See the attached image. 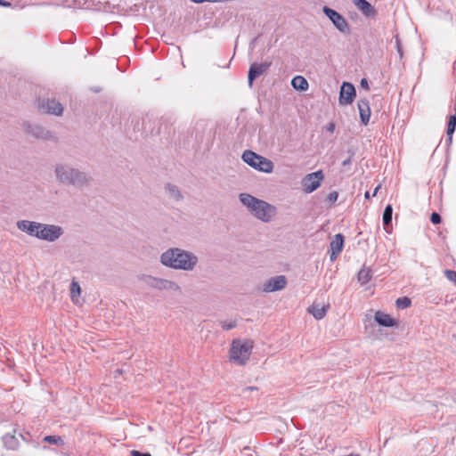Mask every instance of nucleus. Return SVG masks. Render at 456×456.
I'll list each match as a JSON object with an SVG mask.
<instances>
[{
	"label": "nucleus",
	"instance_id": "nucleus-44",
	"mask_svg": "<svg viewBox=\"0 0 456 456\" xmlns=\"http://www.w3.org/2000/svg\"><path fill=\"white\" fill-rule=\"evenodd\" d=\"M379 189V186H378V187H376V188H375V190H374V191H373L372 196H375V195L377 194V192H378Z\"/></svg>",
	"mask_w": 456,
	"mask_h": 456
},
{
	"label": "nucleus",
	"instance_id": "nucleus-5",
	"mask_svg": "<svg viewBox=\"0 0 456 456\" xmlns=\"http://www.w3.org/2000/svg\"><path fill=\"white\" fill-rule=\"evenodd\" d=\"M322 12L340 33L350 34L349 23L342 14L326 5L323 6Z\"/></svg>",
	"mask_w": 456,
	"mask_h": 456
},
{
	"label": "nucleus",
	"instance_id": "nucleus-6",
	"mask_svg": "<svg viewBox=\"0 0 456 456\" xmlns=\"http://www.w3.org/2000/svg\"><path fill=\"white\" fill-rule=\"evenodd\" d=\"M63 232L64 231L62 227L59 225L41 223L38 239L49 242H54L62 236Z\"/></svg>",
	"mask_w": 456,
	"mask_h": 456
},
{
	"label": "nucleus",
	"instance_id": "nucleus-25",
	"mask_svg": "<svg viewBox=\"0 0 456 456\" xmlns=\"http://www.w3.org/2000/svg\"><path fill=\"white\" fill-rule=\"evenodd\" d=\"M239 199H240V201L247 207V208L248 209L250 208V206L253 204V203H257V200L259 199L252 196L251 194H248V193H240L239 195Z\"/></svg>",
	"mask_w": 456,
	"mask_h": 456
},
{
	"label": "nucleus",
	"instance_id": "nucleus-39",
	"mask_svg": "<svg viewBox=\"0 0 456 456\" xmlns=\"http://www.w3.org/2000/svg\"><path fill=\"white\" fill-rule=\"evenodd\" d=\"M351 162H352V156H349L348 158H346V159H344L342 161V166L343 167L348 166L351 164Z\"/></svg>",
	"mask_w": 456,
	"mask_h": 456
},
{
	"label": "nucleus",
	"instance_id": "nucleus-16",
	"mask_svg": "<svg viewBox=\"0 0 456 456\" xmlns=\"http://www.w3.org/2000/svg\"><path fill=\"white\" fill-rule=\"evenodd\" d=\"M344 247V236L338 233L334 236L330 243V259L331 262L335 261L341 253Z\"/></svg>",
	"mask_w": 456,
	"mask_h": 456
},
{
	"label": "nucleus",
	"instance_id": "nucleus-29",
	"mask_svg": "<svg viewBox=\"0 0 456 456\" xmlns=\"http://www.w3.org/2000/svg\"><path fill=\"white\" fill-rule=\"evenodd\" d=\"M81 288L77 281H72L70 284V297L73 302H76L77 297L80 295Z\"/></svg>",
	"mask_w": 456,
	"mask_h": 456
},
{
	"label": "nucleus",
	"instance_id": "nucleus-19",
	"mask_svg": "<svg viewBox=\"0 0 456 456\" xmlns=\"http://www.w3.org/2000/svg\"><path fill=\"white\" fill-rule=\"evenodd\" d=\"M374 320L382 327L389 328L396 325L395 320L391 318L389 314L380 311L375 313Z\"/></svg>",
	"mask_w": 456,
	"mask_h": 456
},
{
	"label": "nucleus",
	"instance_id": "nucleus-35",
	"mask_svg": "<svg viewBox=\"0 0 456 456\" xmlns=\"http://www.w3.org/2000/svg\"><path fill=\"white\" fill-rule=\"evenodd\" d=\"M338 198V193L335 191L330 192L327 196V200L330 203H334L337 201Z\"/></svg>",
	"mask_w": 456,
	"mask_h": 456
},
{
	"label": "nucleus",
	"instance_id": "nucleus-28",
	"mask_svg": "<svg viewBox=\"0 0 456 456\" xmlns=\"http://www.w3.org/2000/svg\"><path fill=\"white\" fill-rule=\"evenodd\" d=\"M43 441L50 444H55L59 446L64 445V441L60 436H45Z\"/></svg>",
	"mask_w": 456,
	"mask_h": 456
},
{
	"label": "nucleus",
	"instance_id": "nucleus-31",
	"mask_svg": "<svg viewBox=\"0 0 456 456\" xmlns=\"http://www.w3.org/2000/svg\"><path fill=\"white\" fill-rule=\"evenodd\" d=\"M220 325L224 330H230L236 327L237 322L234 320H225L221 321Z\"/></svg>",
	"mask_w": 456,
	"mask_h": 456
},
{
	"label": "nucleus",
	"instance_id": "nucleus-22",
	"mask_svg": "<svg viewBox=\"0 0 456 456\" xmlns=\"http://www.w3.org/2000/svg\"><path fill=\"white\" fill-rule=\"evenodd\" d=\"M291 86L294 89L306 91L308 89L309 84L303 76L298 75L292 78Z\"/></svg>",
	"mask_w": 456,
	"mask_h": 456
},
{
	"label": "nucleus",
	"instance_id": "nucleus-7",
	"mask_svg": "<svg viewBox=\"0 0 456 456\" xmlns=\"http://www.w3.org/2000/svg\"><path fill=\"white\" fill-rule=\"evenodd\" d=\"M257 206L256 207V210L253 212V216L265 223H268L272 220L273 216L275 215L276 208L273 205L267 203L263 200H257Z\"/></svg>",
	"mask_w": 456,
	"mask_h": 456
},
{
	"label": "nucleus",
	"instance_id": "nucleus-8",
	"mask_svg": "<svg viewBox=\"0 0 456 456\" xmlns=\"http://www.w3.org/2000/svg\"><path fill=\"white\" fill-rule=\"evenodd\" d=\"M324 175L322 170H318L306 175L302 180L303 190L306 193H311L318 189L323 180Z\"/></svg>",
	"mask_w": 456,
	"mask_h": 456
},
{
	"label": "nucleus",
	"instance_id": "nucleus-42",
	"mask_svg": "<svg viewBox=\"0 0 456 456\" xmlns=\"http://www.w3.org/2000/svg\"><path fill=\"white\" fill-rule=\"evenodd\" d=\"M0 5L2 6H9L11 4L9 2H6L4 0H0Z\"/></svg>",
	"mask_w": 456,
	"mask_h": 456
},
{
	"label": "nucleus",
	"instance_id": "nucleus-17",
	"mask_svg": "<svg viewBox=\"0 0 456 456\" xmlns=\"http://www.w3.org/2000/svg\"><path fill=\"white\" fill-rule=\"evenodd\" d=\"M358 110L360 113V118L362 125L366 126L370 118V108L367 99H362L358 102Z\"/></svg>",
	"mask_w": 456,
	"mask_h": 456
},
{
	"label": "nucleus",
	"instance_id": "nucleus-14",
	"mask_svg": "<svg viewBox=\"0 0 456 456\" xmlns=\"http://www.w3.org/2000/svg\"><path fill=\"white\" fill-rule=\"evenodd\" d=\"M287 285V279L284 275H278L268 280L263 287L265 292H274L284 289Z\"/></svg>",
	"mask_w": 456,
	"mask_h": 456
},
{
	"label": "nucleus",
	"instance_id": "nucleus-27",
	"mask_svg": "<svg viewBox=\"0 0 456 456\" xmlns=\"http://www.w3.org/2000/svg\"><path fill=\"white\" fill-rule=\"evenodd\" d=\"M392 216H393V208L390 204L387 205L382 216V221L384 226H387L392 222Z\"/></svg>",
	"mask_w": 456,
	"mask_h": 456
},
{
	"label": "nucleus",
	"instance_id": "nucleus-40",
	"mask_svg": "<svg viewBox=\"0 0 456 456\" xmlns=\"http://www.w3.org/2000/svg\"><path fill=\"white\" fill-rule=\"evenodd\" d=\"M257 206L256 203H253L250 208H248V211L253 214V212L256 210V207Z\"/></svg>",
	"mask_w": 456,
	"mask_h": 456
},
{
	"label": "nucleus",
	"instance_id": "nucleus-20",
	"mask_svg": "<svg viewBox=\"0 0 456 456\" xmlns=\"http://www.w3.org/2000/svg\"><path fill=\"white\" fill-rule=\"evenodd\" d=\"M329 305H320L314 304L308 308V312L316 319L322 320L325 317Z\"/></svg>",
	"mask_w": 456,
	"mask_h": 456
},
{
	"label": "nucleus",
	"instance_id": "nucleus-45",
	"mask_svg": "<svg viewBox=\"0 0 456 456\" xmlns=\"http://www.w3.org/2000/svg\"><path fill=\"white\" fill-rule=\"evenodd\" d=\"M365 199H370V195L369 191H366L364 194Z\"/></svg>",
	"mask_w": 456,
	"mask_h": 456
},
{
	"label": "nucleus",
	"instance_id": "nucleus-36",
	"mask_svg": "<svg viewBox=\"0 0 456 456\" xmlns=\"http://www.w3.org/2000/svg\"><path fill=\"white\" fill-rule=\"evenodd\" d=\"M129 456H151V454L150 452H141L139 451L133 450Z\"/></svg>",
	"mask_w": 456,
	"mask_h": 456
},
{
	"label": "nucleus",
	"instance_id": "nucleus-23",
	"mask_svg": "<svg viewBox=\"0 0 456 456\" xmlns=\"http://www.w3.org/2000/svg\"><path fill=\"white\" fill-rule=\"evenodd\" d=\"M372 278L371 270L369 268H362L357 274L358 281L362 285L367 284Z\"/></svg>",
	"mask_w": 456,
	"mask_h": 456
},
{
	"label": "nucleus",
	"instance_id": "nucleus-1",
	"mask_svg": "<svg viewBox=\"0 0 456 456\" xmlns=\"http://www.w3.org/2000/svg\"><path fill=\"white\" fill-rule=\"evenodd\" d=\"M198 256L179 248H171L160 256V263L175 270L192 271L198 264Z\"/></svg>",
	"mask_w": 456,
	"mask_h": 456
},
{
	"label": "nucleus",
	"instance_id": "nucleus-30",
	"mask_svg": "<svg viewBox=\"0 0 456 456\" xmlns=\"http://www.w3.org/2000/svg\"><path fill=\"white\" fill-rule=\"evenodd\" d=\"M396 306L399 309H405L411 305V300L408 297H398L395 301Z\"/></svg>",
	"mask_w": 456,
	"mask_h": 456
},
{
	"label": "nucleus",
	"instance_id": "nucleus-3",
	"mask_svg": "<svg viewBox=\"0 0 456 456\" xmlns=\"http://www.w3.org/2000/svg\"><path fill=\"white\" fill-rule=\"evenodd\" d=\"M252 349V341L234 339L230 348L231 360L240 365H245L249 360Z\"/></svg>",
	"mask_w": 456,
	"mask_h": 456
},
{
	"label": "nucleus",
	"instance_id": "nucleus-32",
	"mask_svg": "<svg viewBox=\"0 0 456 456\" xmlns=\"http://www.w3.org/2000/svg\"><path fill=\"white\" fill-rule=\"evenodd\" d=\"M395 41L396 51L398 53L400 59H402L403 57V51L402 43H401V40H400V37L398 35H396L395 37Z\"/></svg>",
	"mask_w": 456,
	"mask_h": 456
},
{
	"label": "nucleus",
	"instance_id": "nucleus-11",
	"mask_svg": "<svg viewBox=\"0 0 456 456\" xmlns=\"http://www.w3.org/2000/svg\"><path fill=\"white\" fill-rule=\"evenodd\" d=\"M356 92L353 84L343 82L339 92V104L348 105L354 102Z\"/></svg>",
	"mask_w": 456,
	"mask_h": 456
},
{
	"label": "nucleus",
	"instance_id": "nucleus-34",
	"mask_svg": "<svg viewBox=\"0 0 456 456\" xmlns=\"http://www.w3.org/2000/svg\"><path fill=\"white\" fill-rule=\"evenodd\" d=\"M430 221L434 224H439L442 222V217L438 213L433 212L430 216Z\"/></svg>",
	"mask_w": 456,
	"mask_h": 456
},
{
	"label": "nucleus",
	"instance_id": "nucleus-4",
	"mask_svg": "<svg viewBox=\"0 0 456 456\" xmlns=\"http://www.w3.org/2000/svg\"><path fill=\"white\" fill-rule=\"evenodd\" d=\"M241 159L246 164L259 172L271 174L273 171L274 165L272 160L250 150L244 151Z\"/></svg>",
	"mask_w": 456,
	"mask_h": 456
},
{
	"label": "nucleus",
	"instance_id": "nucleus-9",
	"mask_svg": "<svg viewBox=\"0 0 456 456\" xmlns=\"http://www.w3.org/2000/svg\"><path fill=\"white\" fill-rule=\"evenodd\" d=\"M143 280L149 287L158 289L160 290H162V289L178 290L180 289L179 286L177 285V283H175V281L165 280V279L156 278V277L149 275V276H145L143 278Z\"/></svg>",
	"mask_w": 456,
	"mask_h": 456
},
{
	"label": "nucleus",
	"instance_id": "nucleus-13",
	"mask_svg": "<svg viewBox=\"0 0 456 456\" xmlns=\"http://www.w3.org/2000/svg\"><path fill=\"white\" fill-rule=\"evenodd\" d=\"M39 110L44 113L60 116L63 112L62 105L55 99H48L45 102H42L38 105Z\"/></svg>",
	"mask_w": 456,
	"mask_h": 456
},
{
	"label": "nucleus",
	"instance_id": "nucleus-10",
	"mask_svg": "<svg viewBox=\"0 0 456 456\" xmlns=\"http://www.w3.org/2000/svg\"><path fill=\"white\" fill-rule=\"evenodd\" d=\"M271 65L272 61H265L261 63L254 62L250 65L248 73V82L249 87H252L254 80L265 73Z\"/></svg>",
	"mask_w": 456,
	"mask_h": 456
},
{
	"label": "nucleus",
	"instance_id": "nucleus-12",
	"mask_svg": "<svg viewBox=\"0 0 456 456\" xmlns=\"http://www.w3.org/2000/svg\"><path fill=\"white\" fill-rule=\"evenodd\" d=\"M41 223L28 220H20L17 222V228L29 236L38 239Z\"/></svg>",
	"mask_w": 456,
	"mask_h": 456
},
{
	"label": "nucleus",
	"instance_id": "nucleus-38",
	"mask_svg": "<svg viewBox=\"0 0 456 456\" xmlns=\"http://www.w3.org/2000/svg\"><path fill=\"white\" fill-rule=\"evenodd\" d=\"M335 127H336L335 123L330 122V123H329V124L326 126V130H327L328 132H330V133H333V132H334V130H335Z\"/></svg>",
	"mask_w": 456,
	"mask_h": 456
},
{
	"label": "nucleus",
	"instance_id": "nucleus-41",
	"mask_svg": "<svg viewBox=\"0 0 456 456\" xmlns=\"http://www.w3.org/2000/svg\"><path fill=\"white\" fill-rule=\"evenodd\" d=\"M258 37H255L252 39V41L250 42V48L253 49L255 47V45H256V42L257 40Z\"/></svg>",
	"mask_w": 456,
	"mask_h": 456
},
{
	"label": "nucleus",
	"instance_id": "nucleus-43",
	"mask_svg": "<svg viewBox=\"0 0 456 456\" xmlns=\"http://www.w3.org/2000/svg\"><path fill=\"white\" fill-rule=\"evenodd\" d=\"M244 390L245 391H255V390H257V387H247Z\"/></svg>",
	"mask_w": 456,
	"mask_h": 456
},
{
	"label": "nucleus",
	"instance_id": "nucleus-21",
	"mask_svg": "<svg viewBox=\"0 0 456 456\" xmlns=\"http://www.w3.org/2000/svg\"><path fill=\"white\" fill-rule=\"evenodd\" d=\"M2 441L4 443V446L8 450H17L20 444L16 436L11 434H5L3 436Z\"/></svg>",
	"mask_w": 456,
	"mask_h": 456
},
{
	"label": "nucleus",
	"instance_id": "nucleus-33",
	"mask_svg": "<svg viewBox=\"0 0 456 456\" xmlns=\"http://www.w3.org/2000/svg\"><path fill=\"white\" fill-rule=\"evenodd\" d=\"M444 274L450 281L456 285V271L445 270Z\"/></svg>",
	"mask_w": 456,
	"mask_h": 456
},
{
	"label": "nucleus",
	"instance_id": "nucleus-24",
	"mask_svg": "<svg viewBox=\"0 0 456 456\" xmlns=\"http://www.w3.org/2000/svg\"><path fill=\"white\" fill-rule=\"evenodd\" d=\"M166 191H167L170 198L180 200L183 199V195L181 191H179L178 187L172 183H167L166 185Z\"/></svg>",
	"mask_w": 456,
	"mask_h": 456
},
{
	"label": "nucleus",
	"instance_id": "nucleus-2",
	"mask_svg": "<svg viewBox=\"0 0 456 456\" xmlns=\"http://www.w3.org/2000/svg\"><path fill=\"white\" fill-rule=\"evenodd\" d=\"M55 177L58 183L64 185L82 187L87 184L89 179L86 174L66 163H59L54 168Z\"/></svg>",
	"mask_w": 456,
	"mask_h": 456
},
{
	"label": "nucleus",
	"instance_id": "nucleus-18",
	"mask_svg": "<svg viewBox=\"0 0 456 456\" xmlns=\"http://www.w3.org/2000/svg\"><path fill=\"white\" fill-rule=\"evenodd\" d=\"M354 4L366 17H375L377 14L375 7L367 0H354Z\"/></svg>",
	"mask_w": 456,
	"mask_h": 456
},
{
	"label": "nucleus",
	"instance_id": "nucleus-37",
	"mask_svg": "<svg viewBox=\"0 0 456 456\" xmlns=\"http://www.w3.org/2000/svg\"><path fill=\"white\" fill-rule=\"evenodd\" d=\"M361 87L364 88L365 90H369V83L366 78H362L360 82Z\"/></svg>",
	"mask_w": 456,
	"mask_h": 456
},
{
	"label": "nucleus",
	"instance_id": "nucleus-15",
	"mask_svg": "<svg viewBox=\"0 0 456 456\" xmlns=\"http://www.w3.org/2000/svg\"><path fill=\"white\" fill-rule=\"evenodd\" d=\"M25 131L37 139H49L51 137L50 132L45 130L42 126L30 124L28 122H25L23 124Z\"/></svg>",
	"mask_w": 456,
	"mask_h": 456
},
{
	"label": "nucleus",
	"instance_id": "nucleus-26",
	"mask_svg": "<svg viewBox=\"0 0 456 456\" xmlns=\"http://www.w3.org/2000/svg\"><path fill=\"white\" fill-rule=\"evenodd\" d=\"M455 129H456V114L450 116L449 120H448V124H447L446 134H447V136H448L447 140L450 142H452V136Z\"/></svg>",
	"mask_w": 456,
	"mask_h": 456
}]
</instances>
